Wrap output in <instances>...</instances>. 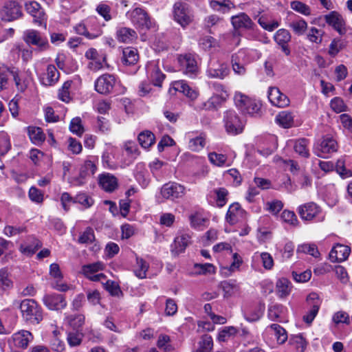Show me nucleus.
<instances>
[{
	"instance_id": "nucleus-1",
	"label": "nucleus",
	"mask_w": 352,
	"mask_h": 352,
	"mask_svg": "<svg viewBox=\"0 0 352 352\" xmlns=\"http://www.w3.org/2000/svg\"><path fill=\"white\" fill-rule=\"evenodd\" d=\"M21 317L28 324L36 325L43 320V311L41 306L33 299H24L19 305Z\"/></svg>"
},
{
	"instance_id": "nucleus-2",
	"label": "nucleus",
	"mask_w": 352,
	"mask_h": 352,
	"mask_svg": "<svg viewBox=\"0 0 352 352\" xmlns=\"http://www.w3.org/2000/svg\"><path fill=\"white\" fill-rule=\"evenodd\" d=\"M96 170L95 162L89 159L86 160L79 168L78 175H70L67 177V181L74 186H82L95 174Z\"/></svg>"
},
{
	"instance_id": "nucleus-3",
	"label": "nucleus",
	"mask_w": 352,
	"mask_h": 352,
	"mask_svg": "<svg viewBox=\"0 0 352 352\" xmlns=\"http://www.w3.org/2000/svg\"><path fill=\"white\" fill-rule=\"evenodd\" d=\"M174 20L182 28L189 25L194 19L192 8L186 3L179 1L173 7Z\"/></svg>"
},
{
	"instance_id": "nucleus-4",
	"label": "nucleus",
	"mask_w": 352,
	"mask_h": 352,
	"mask_svg": "<svg viewBox=\"0 0 352 352\" xmlns=\"http://www.w3.org/2000/svg\"><path fill=\"white\" fill-rule=\"evenodd\" d=\"M126 16L131 23L143 30H149L155 26V21L148 12L141 8H136L126 12Z\"/></svg>"
},
{
	"instance_id": "nucleus-5",
	"label": "nucleus",
	"mask_w": 352,
	"mask_h": 352,
	"mask_svg": "<svg viewBox=\"0 0 352 352\" xmlns=\"http://www.w3.org/2000/svg\"><path fill=\"white\" fill-rule=\"evenodd\" d=\"M234 100L236 107L243 113L255 116L261 109V104L241 92H236Z\"/></svg>"
},
{
	"instance_id": "nucleus-6",
	"label": "nucleus",
	"mask_w": 352,
	"mask_h": 352,
	"mask_svg": "<svg viewBox=\"0 0 352 352\" xmlns=\"http://www.w3.org/2000/svg\"><path fill=\"white\" fill-rule=\"evenodd\" d=\"M255 50L242 49L232 56V65L234 73L243 75L245 73V65L254 59Z\"/></svg>"
},
{
	"instance_id": "nucleus-7",
	"label": "nucleus",
	"mask_w": 352,
	"mask_h": 352,
	"mask_svg": "<svg viewBox=\"0 0 352 352\" xmlns=\"http://www.w3.org/2000/svg\"><path fill=\"white\" fill-rule=\"evenodd\" d=\"M23 38L28 45L36 46L39 50L45 51L50 47L47 38L36 30H25L23 32Z\"/></svg>"
},
{
	"instance_id": "nucleus-8",
	"label": "nucleus",
	"mask_w": 352,
	"mask_h": 352,
	"mask_svg": "<svg viewBox=\"0 0 352 352\" xmlns=\"http://www.w3.org/2000/svg\"><path fill=\"white\" fill-rule=\"evenodd\" d=\"M8 73L12 76L16 88L21 91H24L26 86L21 82L19 76V69L15 67H8L3 64H0V91L6 88Z\"/></svg>"
},
{
	"instance_id": "nucleus-9",
	"label": "nucleus",
	"mask_w": 352,
	"mask_h": 352,
	"mask_svg": "<svg viewBox=\"0 0 352 352\" xmlns=\"http://www.w3.org/2000/svg\"><path fill=\"white\" fill-rule=\"evenodd\" d=\"M321 208L314 202H309L300 206L298 212L302 220L322 221L324 216H321Z\"/></svg>"
},
{
	"instance_id": "nucleus-10",
	"label": "nucleus",
	"mask_w": 352,
	"mask_h": 352,
	"mask_svg": "<svg viewBox=\"0 0 352 352\" xmlns=\"http://www.w3.org/2000/svg\"><path fill=\"white\" fill-rule=\"evenodd\" d=\"M223 122L228 133L236 135L242 132L243 124L234 111H226L224 113Z\"/></svg>"
},
{
	"instance_id": "nucleus-11",
	"label": "nucleus",
	"mask_w": 352,
	"mask_h": 352,
	"mask_svg": "<svg viewBox=\"0 0 352 352\" xmlns=\"http://www.w3.org/2000/svg\"><path fill=\"white\" fill-rule=\"evenodd\" d=\"M22 8L15 1L6 2L0 10V17L5 21H12L21 17Z\"/></svg>"
},
{
	"instance_id": "nucleus-12",
	"label": "nucleus",
	"mask_w": 352,
	"mask_h": 352,
	"mask_svg": "<svg viewBox=\"0 0 352 352\" xmlns=\"http://www.w3.org/2000/svg\"><path fill=\"white\" fill-rule=\"evenodd\" d=\"M25 8L28 13L33 18V23L38 26L44 25L46 28L47 15L44 9L36 1L25 3Z\"/></svg>"
},
{
	"instance_id": "nucleus-13",
	"label": "nucleus",
	"mask_w": 352,
	"mask_h": 352,
	"mask_svg": "<svg viewBox=\"0 0 352 352\" xmlns=\"http://www.w3.org/2000/svg\"><path fill=\"white\" fill-rule=\"evenodd\" d=\"M104 264L101 261L85 265L82 267V273L87 278L92 281H100L104 280L106 276L100 272L104 269Z\"/></svg>"
},
{
	"instance_id": "nucleus-14",
	"label": "nucleus",
	"mask_w": 352,
	"mask_h": 352,
	"mask_svg": "<svg viewBox=\"0 0 352 352\" xmlns=\"http://www.w3.org/2000/svg\"><path fill=\"white\" fill-rule=\"evenodd\" d=\"M116 84V77L112 74H105L95 81V89L99 94L107 95L112 92Z\"/></svg>"
},
{
	"instance_id": "nucleus-15",
	"label": "nucleus",
	"mask_w": 352,
	"mask_h": 352,
	"mask_svg": "<svg viewBox=\"0 0 352 352\" xmlns=\"http://www.w3.org/2000/svg\"><path fill=\"white\" fill-rule=\"evenodd\" d=\"M185 187L175 182L165 184L161 188L162 197L166 199L175 200L185 195Z\"/></svg>"
},
{
	"instance_id": "nucleus-16",
	"label": "nucleus",
	"mask_w": 352,
	"mask_h": 352,
	"mask_svg": "<svg viewBox=\"0 0 352 352\" xmlns=\"http://www.w3.org/2000/svg\"><path fill=\"white\" fill-rule=\"evenodd\" d=\"M307 302L310 305V309L303 316L302 320L310 325L317 316L320 307L319 296L316 293H311L307 297Z\"/></svg>"
},
{
	"instance_id": "nucleus-17",
	"label": "nucleus",
	"mask_w": 352,
	"mask_h": 352,
	"mask_svg": "<svg viewBox=\"0 0 352 352\" xmlns=\"http://www.w3.org/2000/svg\"><path fill=\"white\" fill-rule=\"evenodd\" d=\"M207 76L211 78L223 79L229 74L228 65L217 60H210L206 70Z\"/></svg>"
},
{
	"instance_id": "nucleus-18",
	"label": "nucleus",
	"mask_w": 352,
	"mask_h": 352,
	"mask_svg": "<svg viewBox=\"0 0 352 352\" xmlns=\"http://www.w3.org/2000/svg\"><path fill=\"white\" fill-rule=\"evenodd\" d=\"M230 22L235 30H252L256 26L251 18L245 12L232 16Z\"/></svg>"
},
{
	"instance_id": "nucleus-19",
	"label": "nucleus",
	"mask_w": 352,
	"mask_h": 352,
	"mask_svg": "<svg viewBox=\"0 0 352 352\" xmlns=\"http://www.w3.org/2000/svg\"><path fill=\"white\" fill-rule=\"evenodd\" d=\"M34 336L32 333L27 330H20L14 333L8 340L9 344H12L14 346L26 349L29 344L32 342Z\"/></svg>"
},
{
	"instance_id": "nucleus-20",
	"label": "nucleus",
	"mask_w": 352,
	"mask_h": 352,
	"mask_svg": "<svg viewBox=\"0 0 352 352\" xmlns=\"http://www.w3.org/2000/svg\"><path fill=\"white\" fill-rule=\"evenodd\" d=\"M338 144L332 137H323L320 143L316 147L315 153L320 157H326L325 155L337 151Z\"/></svg>"
},
{
	"instance_id": "nucleus-21",
	"label": "nucleus",
	"mask_w": 352,
	"mask_h": 352,
	"mask_svg": "<svg viewBox=\"0 0 352 352\" xmlns=\"http://www.w3.org/2000/svg\"><path fill=\"white\" fill-rule=\"evenodd\" d=\"M178 62L183 72L189 76H193L197 72V61L192 54L181 55Z\"/></svg>"
},
{
	"instance_id": "nucleus-22",
	"label": "nucleus",
	"mask_w": 352,
	"mask_h": 352,
	"mask_svg": "<svg viewBox=\"0 0 352 352\" xmlns=\"http://www.w3.org/2000/svg\"><path fill=\"white\" fill-rule=\"evenodd\" d=\"M190 239L191 235L189 233L179 232L171 244L170 252L172 254L178 256L184 252L186 247L190 244Z\"/></svg>"
},
{
	"instance_id": "nucleus-23",
	"label": "nucleus",
	"mask_w": 352,
	"mask_h": 352,
	"mask_svg": "<svg viewBox=\"0 0 352 352\" xmlns=\"http://www.w3.org/2000/svg\"><path fill=\"white\" fill-rule=\"evenodd\" d=\"M96 23L95 18H90L88 21H87L86 23L81 22L78 24L76 25L74 27V31L76 34L82 35L87 38L88 39H94L102 35V30H94L89 31V28L90 25Z\"/></svg>"
},
{
	"instance_id": "nucleus-24",
	"label": "nucleus",
	"mask_w": 352,
	"mask_h": 352,
	"mask_svg": "<svg viewBox=\"0 0 352 352\" xmlns=\"http://www.w3.org/2000/svg\"><path fill=\"white\" fill-rule=\"evenodd\" d=\"M44 305L50 310H60L67 306V301L62 294H52L44 296Z\"/></svg>"
},
{
	"instance_id": "nucleus-25",
	"label": "nucleus",
	"mask_w": 352,
	"mask_h": 352,
	"mask_svg": "<svg viewBox=\"0 0 352 352\" xmlns=\"http://www.w3.org/2000/svg\"><path fill=\"white\" fill-rule=\"evenodd\" d=\"M268 98L272 105L279 108L287 107L290 102L288 97L275 87L269 88Z\"/></svg>"
},
{
	"instance_id": "nucleus-26",
	"label": "nucleus",
	"mask_w": 352,
	"mask_h": 352,
	"mask_svg": "<svg viewBox=\"0 0 352 352\" xmlns=\"http://www.w3.org/2000/svg\"><path fill=\"white\" fill-rule=\"evenodd\" d=\"M228 96V92L213 93L212 96L207 101L199 104L198 108L201 110H214L224 102Z\"/></svg>"
},
{
	"instance_id": "nucleus-27",
	"label": "nucleus",
	"mask_w": 352,
	"mask_h": 352,
	"mask_svg": "<svg viewBox=\"0 0 352 352\" xmlns=\"http://www.w3.org/2000/svg\"><path fill=\"white\" fill-rule=\"evenodd\" d=\"M146 72L148 78L152 82L153 85L161 87L165 75L161 72L157 64L155 61L149 62L146 65Z\"/></svg>"
},
{
	"instance_id": "nucleus-28",
	"label": "nucleus",
	"mask_w": 352,
	"mask_h": 352,
	"mask_svg": "<svg viewBox=\"0 0 352 352\" xmlns=\"http://www.w3.org/2000/svg\"><path fill=\"white\" fill-rule=\"evenodd\" d=\"M324 19L326 23L331 26L335 30H336L340 34H342L345 32V22L338 12L332 11L329 14L324 15Z\"/></svg>"
},
{
	"instance_id": "nucleus-29",
	"label": "nucleus",
	"mask_w": 352,
	"mask_h": 352,
	"mask_svg": "<svg viewBox=\"0 0 352 352\" xmlns=\"http://www.w3.org/2000/svg\"><path fill=\"white\" fill-rule=\"evenodd\" d=\"M245 216V210L241 207L239 203L232 204L226 213V221L230 225H234L242 221Z\"/></svg>"
},
{
	"instance_id": "nucleus-30",
	"label": "nucleus",
	"mask_w": 352,
	"mask_h": 352,
	"mask_svg": "<svg viewBox=\"0 0 352 352\" xmlns=\"http://www.w3.org/2000/svg\"><path fill=\"white\" fill-rule=\"evenodd\" d=\"M350 252L351 249L349 246L337 244L331 249L329 259L331 262H342L349 257Z\"/></svg>"
},
{
	"instance_id": "nucleus-31",
	"label": "nucleus",
	"mask_w": 352,
	"mask_h": 352,
	"mask_svg": "<svg viewBox=\"0 0 352 352\" xmlns=\"http://www.w3.org/2000/svg\"><path fill=\"white\" fill-rule=\"evenodd\" d=\"M99 184L106 192H111L118 186V179L111 173H102L99 175Z\"/></svg>"
},
{
	"instance_id": "nucleus-32",
	"label": "nucleus",
	"mask_w": 352,
	"mask_h": 352,
	"mask_svg": "<svg viewBox=\"0 0 352 352\" xmlns=\"http://www.w3.org/2000/svg\"><path fill=\"white\" fill-rule=\"evenodd\" d=\"M59 75L56 67L54 65H49L41 76V82L45 86L53 85L58 80Z\"/></svg>"
},
{
	"instance_id": "nucleus-33",
	"label": "nucleus",
	"mask_w": 352,
	"mask_h": 352,
	"mask_svg": "<svg viewBox=\"0 0 352 352\" xmlns=\"http://www.w3.org/2000/svg\"><path fill=\"white\" fill-rule=\"evenodd\" d=\"M276 43L281 47L282 51L286 54H290V50L287 43L291 40V34L289 32L285 29L278 30L274 36Z\"/></svg>"
},
{
	"instance_id": "nucleus-34",
	"label": "nucleus",
	"mask_w": 352,
	"mask_h": 352,
	"mask_svg": "<svg viewBox=\"0 0 352 352\" xmlns=\"http://www.w3.org/2000/svg\"><path fill=\"white\" fill-rule=\"evenodd\" d=\"M287 312V308L281 304L273 303L269 305L267 316L272 321H282Z\"/></svg>"
},
{
	"instance_id": "nucleus-35",
	"label": "nucleus",
	"mask_w": 352,
	"mask_h": 352,
	"mask_svg": "<svg viewBox=\"0 0 352 352\" xmlns=\"http://www.w3.org/2000/svg\"><path fill=\"white\" fill-rule=\"evenodd\" d=\"M116 37L119 42L131 43L138 37L136 32L126 27L118 28L116 33Z\"/></svg>"
},
{
	"instance_id": "nucleus-36",
	"label": "nucleus",
	"mask_w": 352,
	"mask_h": 352,
	"mask_svg": "<svg viewBox=\"0 0 352 352\" xmlns=\"http://www.w3.org/2000/svg\"><path fill=\"white\" fill-rule=\"evenodd\" d=\"M50 274L54 279L56 280V283L54 287L60 292H65L69 289V287L67 284L61 282V279L63 278L62 273L60 272L59 265L56 263H52L50 267Z\"/></svg>"
},
{
	"instance_id": "nucleus-37",
	"label": "nucleus",
	"mask_w": 352,
	"mask_h": 352,
	"mask_svg": "<svg viewBox=\"0 0 352 352\" xmlns=\"http://www.w3.org/2000/svg\"><path fill=\"white\" fill-rule=\"evenodd\" d=\"M172 87L176 91L184 94L192 100H195L198 96V91L192 89L184 80L175 81L172 84Z\"/></svg>"
},
{
	"instance_id": "nucleus-38",
	"label": "nucleus",
	"mask_w": 352,
	"mask_h": 352,
	"mask_svg": "<svg viewBox=\"0 0 352 352\" xmlns=\"http://www.w3.org/2000/svg\"><path fill=\"white\" fill-rule=\"evenodd\" d=\"M292 289V285L291 282L285 278H279L276 284V294L280 298H285L287 297Z\"/></svg>"
},
{
	"instance_id": "nucleus-39",
	"label": "nucleus",
	"mask_w": 352,
	"mask_h": 352,
	"mask_svg": "<svg viewBox=\"0 0 352 352\" xmlns=\"http://www.w3.org/2000/svg\"><path fill=\"white\" fill-rule=\"evenodd\" d=\"M243 263L241 256L237 253L232 254V261L230 265L221 267V273L225 276H229L232 273L238 271Z\"/></svg>"
},
{
	"instance_id": "nucleus-40",
	"label": "nucleus",
	"mask_w": 352,
	"mask_h": 352,
	"mask_svg": "<svg viewBox=\"0 0 352 352\" xmlns=\"http://www.w3.org/2000/svg\"><path fill=\"white\" fill-rule=\"evenodd\" d=\"M219 287L224 293L223 297L227 298L239 294L240 292V286L236 280L223 281L220 283Z\"/></svg>"
},
{
	"instance_id": "nucleus-41",
	"label": "nucleus",
	"mask_w": 352,
	"mask_h": 352,
	"mask_svg": "<svg viewBox=\"0 0 352 352\" xmlns=\"http://www.w3.org/2000/svg\"><path fill=\"white\" fill-rule=\"evenodd\" d=\"M139 59L138 50L135 48L128 47L122 50V62L126 65L135 64Z\"/></svg>"
},
{
	"instance_id": "nucleus-42",
	"label": "nucleus",
	"mask_w": 352,
	"mask_h": 352,
	"mask_svg": "<svg viewBox=\"0 0 352 352\" xmlns=\"http://www.w3.org/2000/svg\"><path fill=\"white\" fill-rule=\"evenodd\" d=\"M213 349V340L211 336L203 335L197 343V347L192 352H211Z\"/></svg>"
},
{
	"instance_id": "nucleus-43",
	"label": "nucleus",
	"mask_w": 352,
	"mask_h": 352,
	"mask_svg": "<svg viewBox=\"0 0 352 352\" xmlns=\"http://www.w3.org/2000/svg\"><path fill=\"white\" fill-rule=\"evenodd\" d=\"M210 6L214 10L223 14L228 13L231 10L235 8L234 4L230 0H224L223 1L212 0L210 1Z\"/></svg>"
},
{
	"instance_id": "nucleus-44",
	"label": "nucleus",
	"mask_w": 352,
	"mask_h": 352,
	"mask_svg": "<svg viewBox=\"0 0 352 352\" xmlns=\"http://www.w3.org/2000/svg\"><path fill=\"white\" fill-rule=\"evenodd\" d=\"M206 136L204 133H200L197 137H191L188 142V148L192 151L198 152L202 150L206 145Z\"/></svg>"
},
{
	"instance_id": "nucleus-45",
	"label": "nucleus",
	"mask_w": 352,
	"mask_h": 352,
	"mask_svg": "<svg viewBox=\"0 0 352 352\" xmlns=\"http://www.w3.org/2000/svg\"><path fill=\"white\" fill-rule=\"evenodd\" d=\"M276 338L278 344H283L287 340V333L285 329L278 324H272L267 327Z\"/></svg>"
},
{
	"instance_id": "nucleus-46",
	"label": "nucleus",
	"mask_w": 352,
	"mask_h": 352,
	"mask_svg": "<svg viewBox=\"0 0 352 352\" xmlns=\"http://www.w3.org/2000/svg\"><path fill=\"white\" fill-rule=\"evenodd\" d=\"M289 344L295 352H304L307 347V342L302 335H295L290 338Z\"/></svg>"
},
{
	"instance_id": "nucleus-47",
	"label": "nucleus",
	"mask_w": 352,
	"mask_h": 352,
	"mask_svg": "<svg viewBox=\"0 0 352 352\" xmlns=\"http://www.w3.org/2000/svg\"><path fill=\"white\" fill-rule=\"evenodd\" d=\"M276 121L284 128H289L294 122V117L289 111H282L276 117Z\"/></svg>"
},
{
	"instance_id": "nucleus-48",
	"label": "nucleus",
	"mask_w": 352,
	"mask_h": 352,
	"mask_svg": "<svg viewBox=\"0 0 352 352\" xmlns=\"http://www.w3.org/2000/svg\"><path fill=\"white\" fill-rule=\"evenodd\" d=\"M116 148L113 146H108L102 156V164L104 166L109 168H114L116 167L115 163L113 162L114 158V153Z\"/></svg>"
},
{
	"instance_id": "nucleus-49",
	"label": "nucleus",
	"mask_w": 352,
	"mask_h": 352,
	"mask_svg": "<svg viewBox=\"0 0 352 352\" xmlns=\"http://www.w3.org/2000/svg\"><path fill=\"white\" fill-rule=\"evenodd\" d=\"M308 140L305 138L299 139L295 141L294 149L296 153L304 157H308L309 155L307 148Z\"/></svg>"
},
{
	"instance_id": "nucleus-50",
	"label": "nucleus",
	"mask_w": 352,
	"mask_h": 352,
	"mask_svg": "<svg viewBox=\"0 0 352 352\" xmlns=\"http://www.w3.org/2000/svg\"><path fill=\"white\" fill-rule=\"evenodd\" d=\"M215 195V201L217 206L221 208L224 206L228 201V191L225 188H218L213 190Z\"/></svg>"
},
{
	"instance_id": "nucleus-51",
	"label": "nucleus",
	"mask_w": 352,
	"mask_h": 352,
	"mask_svg": "<svg viewBox=\"0 0 352 352\" xmlns=\"http://www.w3.org/2000/svg\"><path fill=\"white\" fill-rule=\"evenodd\" d=\"M138 141L143 148H147L155 143V135L151 131H146L139 134Z\"/></svg>"
},
{
	"instance_id": "nucleus-52",
	"label": "nucleus",
	"mask_w": 352,
	"mask_h": 352,
	"mask_svg": "<svg viewBox=\"0 0 352 352\" xmlns=\"http://www.w3.org/2000/svg\"><path fill=\"white\" fill-rule=\"evenodd\" d=\"M28 133L29 138L34 144H38L44 141L45 136L41 128L36 126H28Z\"/></svg>"
},
{
	"instance_id": "nucleus-53",
	"label": "nucleus",
	"mask_w": 352,
	"mask_h": 352,
	"mask_svg": "<svg viewBox=\"0 0 352 352\" xmlns=\"http://www.w3.org/2000/svg\"><path fill=\"white\" fill-rule=\"evenodd\" d=\"M324 33L322 30L311 27L307 33V38L311 43L320 44L322 43Z\"/></svg>"
},
{
	"instance_id": "nucleus-54",
	"label": "nucleus",
	"mask_w": 352,
	"mask_h": 352,
	"mask_svg": "<svg viewBox=\"0 0 352 352\" xmlns=\"http://www.w3.org/2000/svg\"><path fill=\"white\" fill-rule=\"evenodd\" d=\"M67 324L75 330H78L85 322V317L83 315H70L67 316L65 319Z\"/></svg>"
},
{
	"instance_id": "nucleus-55",
	"label": "nucleus",
	"mask_w": 352,
	"mask_h": 352,
	"mask_svg": "<svg viewBox=\"0 0 352 352\" xmlns=\"http://www.w3.org/2000/svg\"><path fill=\"white\" fill-rule=\"evenodd\" d=\"M238 333V330L233 326L225 327L219 331L217 336V340L219 342H226L230 338L234 337Z\"/></svg>"
},
{
	"instance_id": "nucleus-56",
	"label": "nucleus",
	"mask_w": 352,
	"mask_h": 352,
	"mask_svg": "<svg viewBox=\"0 0 352 352\" xmlns=\"http://www.w3.org/2000/svg\"><path fill=\"white\" fill-rule=\"evenodd\" d=\"M148 269V264L142 258H136V265L134 270L135 276L140 278H145L146 277V272Z\"/></svg>"
},
{
	"instance_id": "nucleus-57",
	"label": "nucleus",
	"mask_w": 352,
	"mask_h": 352,
	"mask_svg": "<svg viewBox=\"0 0 352 352\" xmlns=\"http://www.w3.org/2000/svg\"><path fill=\"white\" fill-rule=\"evenodd\" d=\"M297 252L308 254L315 258H318L320 256V252L318 250V248L316 245L314 243H303L299 245L297 248Z\"/></svg>"
},
{
	"instance_id": "nucleus-58",
	"label": "nucleus",
	"mask_w": 352,
	"mask_h": 352,
	"mask_svg": "<svg viewBox=\"0 0 352 352\" xmlns=\"http://www.w3.org/2000/svg\"><path fill=\"white\" fill-rule=\"evenodd\" d=\"M208 160L212 164L219 167H222L225 165L229 166V164H226L228 160L227 156L223 154L216 152L209 153Z\"/></svg>"
},
{
	"instance_id": "nucleus-59",
	"label": "nucleus",
	"mask_w": 352,
	"mask_h": 352,
	"mask_svg": "<svg viewBox=\"0 0 352 352\" xmlns=\"http://www.w3.org/2000/svg\"><path fill=\"white\" fill-rule=\"evenodd\" d=\"M296 183L301 188L305 189L312 185V178L309 174L305 171H300L296 174Z\"/></svg>"
},
{
	"instance_id": "nucleus-60",
	"label": "nucleus",
	"mask_w": 352,
	"mask_h": 352,
	"mask_svg": "<svg viewBox=\"0 0 352 352\" xmlns=\"http://www.w3.org/2000/svg\"><path fill=\"white\" fill-rule=\"evenodd\" d=\"M41 246V242L36 239H33L30 244L21 245L20 250L24 254L31 256L34 254Z\"/></svg>"
},
{
	"instance_id": "nucleus-61",
	"label": "nucleus",
	"mask_w": 352,
	"mask_h": 352,
	"mask_svg": "<svg viewBox=\"0 0 352 352\" xmlns=\"http://www.w3.org/2000/svg\"><path fill=\"white\" fill-rule=\"evenodd\" d=\"M72 81H66L58 91V98L65 102H69L71 100L70 89Z\"/></svg>"
},
{
	"instance_id": "nucleus-62",
	"label": "nucleus",
	"mask_w": 352,
	"mask_h": 352,
	"mask_svg": "<svg viewBox=\"0 0 352 352\" xmlns=\"http://www.w3.org/2000/svg\"><path fill=\"white\" fill-rule=\"evenodd\" d=\"M283 208V202L277 199L267 201L265 204V209L273 215H276Z\"/></svg>"
},
{
	"instance_id": "nucleus-63",
	"label": "nucleus",
	"mask_w": 352,
	"mask_h": 352,
	"mask_svg": "<svg viewBox=\"0 0 352 352\" xmlns=\"http://www.w3.org/2000/svg\"><path fill=\"white\" fill-rule=\"evenodd\" d=\"M330 106L331 109L336 113L346 111L348 110V107L345 104L344 100L340 97H335L331 99Z\"/></svg>"
},
{
	"instance_id": "nucleus-64",
	"label": "nucleus",
	"mask_w": 352,
	"mask_h": 352,
	"mask_svg": "<svg viewBox=\"0 0 352 352\" xmlns=\"http://www.w3.org/2000/svg\"><path fill=\"white\" fill-rule=\"evenodd\" d=\"M289 28L292 29L295 34L302 35L305 32L307 28V22L301 19L297 21H294L289 24Z\"/></svg>"
}]
</instances>
